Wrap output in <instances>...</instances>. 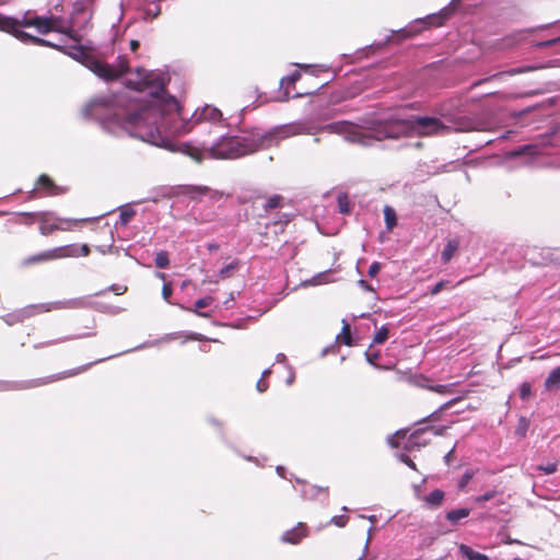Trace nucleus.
<instances>
[{"label": "nucleus", "mask_w": 560, "mask_h": 560, "mask_svg": "<svg viewBox=\"0 0 560 560\" xmlns=\"http://www.w3.org/2000/svg\"><path fill=\"white\" fill-rule=\"evenodd\" d=\"M472 477H474L472 471H466V472L462 476V478H460V480H459V483H458V487H459L460 489L465 488V487L470 482V480L472 479Z\"/></svg>", "instance_id": "nucleus-41"}, {"label": "nucleus", "mask_w": 560, "mask_h": 560, "mask_svg": "<svg viewBox=\"0 0 560 560\" xmlns=\"http://www.w3.org/2000/svg\"><path fill=\"white\" fill-rule=\"evenodd\" d=\"M324 130L345 136L350 142H357L361 144H368L369 136L359 126L342 120L328 124L324 127Z\"/></svg>", "instance_id": "nucleus-7"}, {"label": "nucleus", "mask_w": 560, "mask_h": 560, "mask_svg": "<svg viewBox=\"0 0 560 560\" xmlns=\"http://www.w3.org/2000/svg\"><path fill=\"white\" fill-rule=\"evenodd\" d=\"M206 197H208L211 201H220V200H222L224 198L230 197V195L225 194L222 190L212 189V188L208 187V191H207Z\"/></svg>", "instance_id": "nucleus-35"}, {"label": "nucleus", "mask_w": 560, "mask_h": 560, "mask_svg": "<svg viewBox=\"0 0 560 560\" xmlns=\"http://www.w3.org/2000/svg\"><path fill=\"white\" fill-rule=\"evenodd\" d=\"M469 514L470 510L467 508H463L447 512L445 517L451 524L457 525L460 520L466 518L467 516H469Z\"/></svg>", "instance_id": "nucleus-24"}, {"label": "nucleus", "mask_w": 560, "mask_h": 560, "mask_svg": "<svg viewBox=\"0 0 560 560\" xmlns=\"http://www.w3.org/2000/svg\"><path fill=\"white\" fill-rule=\"evenodd\" d=\"M454 453H455V450L452 448L445 456H444V460L447 465H450L453 460V456H454Z\"/></svg>", "instance_id": "nucleus-54"}, {"label": "nucleus", "mask_w": 560, "mask_h": 560, "mask_svg": "<svg viewBox=\"0 0 560 560\" xmlns=\"http://www.w3.org/2000/svg\"><path fill=\"white\" fill-rule=\"evenodd\" d=\"M85 66L98 78L105 81H114L122 77L129 70V62L126 57H119L117 65H109L94 57L85 60Z\"/></svg>", "instance_id": "nucleus-5"}, {"label": "nucleus", "mask_w": 560, "mask_h": 560, "mask_svg": "<svg viewBox=\"0 0 560 560\" xmlns=\"http://www.w3.org/2000/svg\"><path fill=\"white\" fill-rule=\"evenodd\" d=\"M459 553L467 560H490V558L479 551L474 550L470 546L460 544L458 546Z\"/></svg>", "instance_id": "nucleus-19"}, {"label": "nucleus", "mask_w": 560, "mask_h": 560, "mask_svg": "<svg viewBox=\"0 0 560 560\" xmlns=\"http://www.w3.org/2000/svg\"><path fill=\"white\" fill-rule=\"evenodd\" d=\"M208 186L203 185H186L179 188L178 194L188 197L192 201H201L206 197Z\"/></svg>", "instance_id": "nucleus-14"}, {"label": "nucleus", "mask_w": 560, "mask_h": 560, "mask_svg": "<svg viewBox=\"0 0 560 560\" xmlns=\"http://www.w3.org/2000/svg\"><path fill=\"white\" fill-rule=\"evenodd\" d=\"M428 388L432 392H435V393H439L442 395H447V394L453 393V385H451V384H445V385L440 384V385H435V386H429Z\"/></svg>", "instance_id": "nucleus-37"}, {"label": "nucleus", "mask_w": 560, "mask_h": 560, "mask_svg": "<svg viewBox=\"0 0 560 560\" xmlns=\"http://www.w3.org/2000/svg\"><path fill=\"white\" fill-rule=\"evenodd\" d=\"M450 13L447 10H443L438 14H432L427 16V21L431 26H442L445 22V20L448 18Z\"/></svg>", "instance_id": "nucleus-29"}, {"label": "nucleus", "mask_w": 560, "mask_h": 560, "mask_svg": "<svg viewBox=\"0 0 560 560\" xmlns=\"http://www.w3.org/2000/svg\"><path fill=\"white\" fill-rule=\"evenodd\" d=\"M384 219L388 231H392L397 225L396 211L389 206H385L384 208Z\"/></svg>", "instance_id": "nucleus-28"}, {"label": "nucleus", "mask_w": 560, "mask_h": 560, "mask_svg": "<svg viewBox=\"0 0 560 560\" xmlns=\"http://www.w3.org/2000/svg\"><path fill=\"white\" fill-rule=\"evenodd\" d=\"M336 524H337L338 526H342V525H343V523L341 522V520L336 521Z\"/></svg>", "instance_id": "nucleus-63"}, {"label": "nucleus", "mask_w": 560, "mask_h": 560, "mask_svg": "<svg viewBox=\"0 0 560 560\" xmlns=\"http://www.w3.org/2000/svg\"><path fill=\"white\" fill-rule=\"evenodd\" d=\"M88 368H89V365L80 366V368H77V369H73V370H68V371H65V372L59 373L57 375H52L50 377H47V378H44V380H39V381L36 382L35 385H45V384H48V383H51V382H55V381L63 380V378H67V377H72V376H75V375L86 371Z\"/></svg>", "instance_id": "nucleus-16"}, {"label": "nucleus", "mask_w": 560, "mask_h": 560, "mask_svg": "<svg viewBox=\"0 0 560 560\" xmlns=\"http://www.w3.org/2000/svg\"><path fill=\"white\" fill-rule=\"evenodd\" d=\"M501 74H502V73H497V74H493V75H491V77H489V78H486V79H482V80H478V81H476V82L471 85V89H474V88H476V86H478V85H480V84H482V83H485V82H488V81H490V80H492V79H495V78L500 77Z\"/></svg>", "instance_id": "nucleus-49"}, {"label": "nucleus", "mask_w": 560, "mask_h": 560, "mask_svg": "<svg viewBox=\"0 0 560 560\" xmlns=\"http://www.w3.org/2000/svg\"><path fill=\"white\" fill-rule=\"evenodd\" d=\"M152 82H153V81H152L151 79H149V77H148V78H145V79H144V81H143V83H144L145 85H150Z\"/></svg>", "instance_id": "nucleus-60"}, {"label": "nucleus", "mask_w": 560, "mask_h": 560, "mask_svg": "<svg viewBox=\"0 0 560 560\" xmlns=\"http://www.w3.org/2000/svg\"><path fill=\"white\" fill-rule=\"evenodd\" d=\"M302 69H304L305 71H310L312 69V66H301Z\"/></svg>", "instance_id": "nucleus-61"}, {"label": "nucleus", "mask_w": 560, "mask_h": 560, "mask_svg": "<svg viewBox=\"0 0 560 560\" xmlns=\"http://www.w3.org/2000/svg\"><path fill=\"white\" fill-rule=\"evenodd\" d=\"M382 269V265L381 262L378 261H374L370 268H369V271H368V275L371 277V278H374L377 276V273L380 272V270Z\"/></svg>", "instance_id": "nucleus-43"}, {"label": "nucleus", "mask_w": 560, "mask_h": 560, "mask_svg": "<svg viewBox=\"0 0 560 560\" xmlns=\"http://www.w3.org/2000/svg\"><path fill=\"white\" fill-rule=\"evenodd\" d=\"M460 242L458 238H450L444 247V249L441 253V260L443 264H448L454 255L459 249Z\"/></svg>", "instance_id": "nucleus-17"}, {"label": "nucleus", "mask_w": 560, "mask_h": 560, "mask_svg": "<svg viewBox=\"0 0 560 560\" xmlns=\"http://www.w3.org/2000/svg\"><path fill=\"white\" fill-rule=\"evenodd\" d=\"M376 140L398 139L417 135L420 137L445 136L452 132V127L435 117L411 116L408 119H387L373 129Z\"/></svg>", "instance_id": "nucleus-2"}, {"label": "nucleus", "mask_w": 560, "mask_h": 560, "mask_svg": "<svg viewBox=\"0 0 560 560\" xmlns=\"http://www.w3.org/2000/svg\"><path fill=\"white\" fill-rule=\"evenodd\" d=\"M173 288L171 282L164 283L162 288V296L165 301H170V298L172 296Z\"/></svg>", "instance_id": "nucleus-42"}, {"label": "nucleus", "mask_w": 560, "mask_h": 560, "mask_svg": "<svg viewBox=\"0 0 560 560\" xmlns=\"http://www.w3.org/2000/svg\"><path fill=\"white\" fill-rule=\"evenodd\" d=\"M130 215H131L130 213L122 212L120 217H121V220H122L124 222H128V221H129Z\"/></svg>", "instance_id": "nucleus-57"}, {"label": "nucleus", "mask_w": 560, "mask_h": 560, "mask_svg": "<svg viewBox=\"0 0 560 560\" xmlns=\"http://www.w3.org/2000/svg\"><path fill=\"white\" fill-rule=\"evenodd\" d=\"M238 267V261L235 260L229 265H226L225 267H223L221 270H220V277L222 279H225V278H229L231 276V272L236 269Z\"/></svg>", "instance_id": "nucleus-39"}, {"label": "nucleus", "mask_w": 560, "mask_h": 560, "mask_svg": "<svg viewBox=\"0 0 560 560\" xmlns=\"http://www.w3.org/2000/svg\"><path fill=\"white\" fill-rule=\"evenodd\" d=\"M308 527L305 523H298V525L294 528H291L283 533L281 536V541L291 544V545H298L300 544L305 537L308 536Z\"/></svg>", "instance_id": "nucleus-12"}, {"label": "nucleus", "mask_w": 560, "mask_h": 560, "mask_svg": "<svg viewBox=\"0 0 560 560\" xmlns=\"http://www.w3.org/2000/svg\"><path fill=\"white\" fill-rule=\"evenodd\" d=\"M110 289L115 292L116 295L124 294L127 291V287L122 284H114Z\"/></svg>", "instance_id": "nucleus-47"}, {"label": "nucleus", "mask_w": 560, "mask_h": 560, "mask_svg": "<svg viewBox=\"0 0 560 560\" xmlns=\"http://www.w3.org/2000/svg\"><path fill=\"white\" fill-rule=\"evenodd\" d=\"M213 301H214V299L210 295L201 298L195 302L194 308H189V311L194 312L195 314H197L200 317L209 318L210 314L207 312H201L200 310L208 307L209 305H211L213 303Z\"/></svg>", "instance_id": "nucleus-21"}, {"label": "nucleus", "mask_w": 560, "mask_h": 560, "mask_svg": "<svg viewBox=\"0 0 560 560\" xmlns=\"http://www.w3.org/2000/svg\"><path fill=\"white\" fill-rule=\"evenodd\" d=\"M477 121L468 118V117H460L457 120L453 122L452 132H469L478 130Z\"/></svg>", "instance_id": "nucleus-15"}, {"label": "nucleus", "mask_w": 560, "mask_h": 560, "mask_svg": "<svg viewBox=\"0 0 560 560\" xmlns=\"http://www.w3.org/2000/svg\"><path fill=\"white\" fill-rule=\"evenodd\" d=\"M388 335H389V330L387 327L383 326L381 327L374 338H373V343L375 345H382L384 343L387 339H388Z\"/></svg>", "instance_id": "nucleus-34"}, {"label": "nucleus", "mask_w": 560, "mask_h": 560, "mask_svg": "<svg viewBox=\"0 0 560 560\" xmlns=\"http://www.w3.org/2000/svg\"><path fill=\"white\" fill-rule=\"evenodd\" d=\"M530 384L529 383H523L520 389L521 398L525 399L530 395Z\"/></svg>", "instance_id": "nucleus-44"}, {"label": "nucleus", "mask_w": 560, "mask_h": 560, "mask_svg": "<svg viewBox=\"0 0 560 560\" xmlns=\"http://www.w3.org/2000/svg\"><path fill=\"white\" fill-rule=\"evenodd\" d=\"M450 284V281L448 280H441L439 281L434 287H432L430 289V294L431 295H436L439 294L442 290H444L445 288H447V285Z\"/></svg>", "instance_id": "nucleus-40"}, {"label": "nucleus", "mask_w": 560, "mask_h": 560, "mask_svg": "<svg viewBox=\"0 0 560 560\" xmlns=\"http://www.w3.org/2000/svg\"><path fill=\"white\" fill-rule=\"evenodd\" d=\"M19 39L24 43H32V44L39 45V46H46V47H52V48L59 49V46H57L44 38L33 36L26 32L19 33Z\"/></svg>", "instance_id": "nucleus-22"}, {"label": "nucleus", "mask_w": 560, "mask_h": 560, "mask_svg": "<svg viewBox=\"0 0 560 560\" xmlns=\"http://www.w3.org/2000/svg\"><path fill=\"white\" fill-rule=\"evenodd\" d=\"M59 19L56 16H38L32 15L30 12L24 14L22 20L0 15V30L8 32L19 38V33L23 32L22 27H35L40 34H48L52 31L67 34L75 42L80 38L73 30H63L57 26Z\"/></svg>", "instance_id": "nucleus-3"}, {"label": "nucleus", "mask_w": 560, "mask_h": 560, "mask_svg": "<svg viewBox=\"0 0 560 560\" xmlns=\"http://www.w3.org/2000/svg\"><path fill=\"white\" fill-rule=\"evenodd\" d=\"M328 487H318L315 485L305 483L302 490V495L305 500L326 501L328 499Z\"/></svg>", "instance_id": "nucleus-13"}, {"label": "nucleus", "mask_w": 560, "mask_h": 560, "mask_svg": "<svg viewBox=\"0 0 560 560\" xmlns=\"http://www.w3.org/2000/svg\"><path fill=\"white\" fill-rule=\"evenodd\" d=\"M293 128H294L293 133H310V130L302 125L294 126Z\"/></svg>", "instance_id": "nucleus-53"}, {"label": "nucleus", "mask_w": 560, "mask_h": 560, "mask_svg": "<svg viewBox=\"0 0 560 560\" xmlns=\"http://www.w3.org/2000/svg\"><path fill=\"white\" fill-rule=\"evenodd\" d=\"M19 217L18 222L24 225H33L35 223L38 224L40 211L39 212H20L16 214Z\"/></svg>", "instance_id": "nucleus-26"}, {"label": "nucleus", "mask_w": 560, "mask_h": 560, "mask_svg": "<svg viewBox=\"0 0 560 560\" xmlns=\"http://www.w3.org/2000/svg\"><path fill=\"white\" fill-rule=\"evenodd\" d=\"M78 255L79 249L75 244L62 245L25 257L22 260V266L31 267L34 265L49 262L58 259L77 257Z\"/></svg>", "instance_id": "nucleus-6"}, {"label": "nucleus", "mask_w": 560, "mask_h": 560, "mask_svg": "<svg viewBox=\"0 0 560 560\" xmlns=\"http://www.w3.org/2000/svg\"><path fill=\"white\" fill-rule=\"evenodd\" d=\"M500 492L497 491V490H491V491H488L481 495H478L475 498V502L476 503H485L487 501H490L492 499H494Z\"/></svg>", "instance_id": "nucleus-38"}, {"label": "nucleus", "mask_w": 560, "mask_h": 560, "mask_svg": "<svg viewBox=\"0 0 560 560\" xmlns=\"http://www.w3.org/2000/svg\"><path fill=\"white\" fill-rule=\"evenodd\" d=\"M269 373H270V371H269V370H266V371L262 373V377L267 376Z\"/></svg>", "instance_id": "nucleus-62"}, {"label": "nucleus", "mask_w": 560, "mask_h": 560, "mask_svg": "<svg viewBox=\"0 0 560 560\" xmlns=\"http://www.w3.org/2000/svg\"><path fill=\"white\" fill-rule=\"evenodd\" d=\"M35 190L40 192L42 196H59L67 191L66 188L56 185L47 174L39 175L35 184Z\"/></svg>", "instance_id": "nucleus-10"}, {"label": "nucleus", "mask_w": 560, "mask_h": 560, "mask_svg": "<svg viewBox=\"0 0 560 560\" xmlns=\"http://www.w3.org/2000/svg\"><path fill=\"white\" fill-rule=\"evenodd\" d=\"M155 265L158 268L165 269L170 266L168 253L161 250L155 256Z\"/></svg>", "instance_id": "nucleus-33"}, {"label": "nucleus", "mask_w": 560, "mask_h": 560, "mask_svg": "<svg viewBox=\"0 0 560 560\" xmlns=\"http://www.w3.org/2000/svg\"><path fill=\"white\" fill-rule=\"evenodd\" d=\"M256 387L258 392L264 393L268 388V383L261 378L257 382Z\"/></svg>", "instance_id": "nucleus-51"}, {"label": "nucleus", "mask_w": 560, "mask_h": 560, "mask_svg": "<svg viewBox=\"0 0 560 560\" xmlns=\"http://www.w3.org/2000/svg\"><path fill=\"white\" fill-rule=\"evenodd\" d=\"M301 78H302L301 72L295 70L291 74L283 77L280 80V86L282 89H284V94L287 96V100L290 97L291 88H292V91H294V93L292 94V97H302V96H306V95H313L317 90H319L322 86L325 85L324 83H322V84L314 86L313 89H303L301 91H296L294 88V84L298 81H300Z\"/></svg>", "instance_id": "nucleus-8"}, {"label": "nucleus", "mask_w": 560, "mask_h": 560, "mask_svg": "<svg viewBox=\"0 0 560 560\" xmlns=\"http://www.w3.org/2000/svg\"><path fill=\"white\" fill-rule=\"evenodd\" d=\"M86 221H88V219H70V218H60L57 215L58 231H61V232L72 231L80 223H83Z\"/></svg>", "instance_id": "nucleus-20"}, {"label": "nucleus", "mask_w": 560, "mask_h": 560, "mask_svg": "<svg viewBox=\"0 0 560 560\" xmlns=\"http://www.w3.org/2000/svg\"><path fill=\"white\" fill-rule=\"evenodd\" d=\"M343 345L351 347L353 346V339L351 335V327L349 323L342 320V328L340 335L337 337Z\"/></svg>", "instance_id": "nucleus-27"}, {"label": "nucleus", "mask_w": 560, "mask_h": 560, "mask_svg": "<svg viewBox=\"0 0 560 560\" xmlns=\"http://www.w3.org/2000/svg\"><path fill=\"white\" fill-rule=\"evenodd\" d=\"M256 151V144L237 136L222 137L209 149L210 155L217 159H237Z\"/></svg>", "instance_id": "nucleus-4"}, {"label": "nucleus", "mask_w": 560, "mask_h": 560, "mask_svg": "<svg viewBox=\"0 0 560 560\" xmlns=\"http://www.w3.org/2000/svg\"><path fill=\"white\" fill-rule=\"evenodd\" d=\"M407 434V431L400 430L397 431L393 436L388 439V444L394 447L398 448L400 446L399 439H405Z\"/></svg>", "instance_id": "nucleus-36"}, {"label": "nucleus", "mask_w": 560, "mask_h": 560, "mask_svg": "<svg viewBox=\"0 0 560 560\" xmlns=\"http://www.w3.org/2000/svg\"><path fill=\"white\" fill-rule=\"evenodd\" d=\"M560 460L557 457H553L546 463L538 464L534 467L535 471L540 475H552L556 474L559 469Z\"/></svg>", "instance_id": "nucleus-18"}, {"label": "nucleus", "mask_w": 560, "mask_h": 560, "mask_svg": "<svg viewBox=\"0 0 560 560\" xmlns=\"http://www.w3.org/2000/svg\"><path fill=\"white\" fill-rule=\"evenodd\" d=\"M560 386V365L553 369L545 381V388L547 390L558 389Z\"/></svg>", "instance_id": "nucleus-23"}, {"label": "nucleus", "mask_w": 560, "mask_h": 560, "mask_svg": "<svg viewBox=\"0 0 560 560\" xmlns=\"http://www.w3.org/2000/svg\"><path fill=\"white\" fill-rule=\"evenodd\" d=\"M139 46H140L139 40H137V39L130 40V49H131V51H136L139 48Z\"/></svg>", "instance_id": "nucleus-55"}, {"label": "nucleus", "mask_w": 560, "mask_h": 560, "mask_svg": "<svg viewBox=\"0 0 560 560\" xmlns=\"http://www.w3.org/2000/svg\"><path fill=\"white\" fill-rule=\"evenodd\" d=\"M360 284H361V287H363V288H365L368 290H372V288L364 280H360Z\"/></svg>", "instance_id": "nucleus-59"}, {"label": "nucleus", "mask_w": 560, "mask_h": 560, "mask_svg": "<svg viewBox=\"0 0 560 560\" xmlns=\"http://www.w3.org/2000/svg\"><path fill=\"white\" fill-rule=\"evenodd\" d=\"M378 358H380L378 352H374V353L366 352V360L372 365L376 366V361L378 360Z\"/></svg>", "instance_id": "nucleus-46"}, {"label": "nucleus", "mask_w": 560, "mask_h": 560, "mask_svg": "<svg viewBox=\"0 0 560 560\" xmlns=\"http://www.w3.org/2000/svg\"><path fill=\"white\" fill-rule=\"evenodd\" d=\"M166 105L168 107V110L172 112V110H177L178 109V103L175 98L171 97L167 102H166Z\"/></svg>", "instance_id": "nucleus-50"}, {"label": "nucleus", "mask_w": 560, "mask_h": 560, "mask_svg": "<svg viewBox=\"0 0 560 560\" xmlns=\"http://www.w3.org/2000/svg\"><path fill=\"white\" fill-rule=\"evenodd\" d=\"M291 221V218L289 214H282L278 221H275L273 224H281L282 226L287 225Z\"/></svg>", "instance_id": "nucleus-48"}, {"label": "nucleus", "mask_w": 560, "mask_h": 560, "mask_svg": "<svg viewBox=\"0 0 560 560\" xmlns=\"http://www.w3.org/2000/svg\"><path fill=\"white\" fill-rule=\"evenodd\" d=\"M189 338L192 340H202L203 336H201L199 334H192Z\"/></svg>", "instance_id": "nucleus-58"}, {"label": "nucleus", "mask_w": 560, "mask_h": 560, "mask_svg": "<svg viewBox=\"0 0 560 560\" xmlns=\"http://www.w3.org/2000/svg\"><path fill=\"white\" fill-rule=\"evenodd\" d=\"M399 459L405 463L408 467H410L411 469L413 470H417V467H416V464L412 462V459L406 455V454H400L399 456Z\"/></svg>", "instance_id": "nucleus-45"}, {"label": "nucleus", "mask_w": 560, "mask_h": 560, "mask_svg": "<svg viewBox=\"0 0 560 560\" xmlns=\"http://www.w3.org/2000/svg\"><path fill=\"white\" fill-rule=\"evenodd\" d=\"M444 497V491L435 489L424 498V502L431 508H438L442 504Z\"/></svg>", "instance_id": "nucleus-25"}, {"label": "nucleus", "mask_w": 560, "mask_h": 560, "mask_svg": "<svg viewBox=\"0 0 560 560\" xmlns=\"http://www.w3.org/2000/svg\"><path fill=\"white\" fill-rule=\"evenodd\" d=\"M560 42V38H557V39H551V40H547L542 44H540L541 46H552L553 44Z\"/></svg>", "instance_id": "nucleus-56"}, {"label": "nucleus", "mask_w": 560, "mask_h": 560, "mask_svg": "<svg viewBox=\"0 0 560 560\" xmlns=\"http://www.w3.org/2000/svg\"><path fill=\"white\" fill-rule=\"evenodd\" d=\"M458 400V398H455V399H452L447 402H445L443 406H441V408L434 412H432L430 416H428L427 418L422 419L420 422L423 423V422H427V421H438L440 420V413L442 410H445V409H448L451 406H453L456 401Z\"/></svg>", "instance_id": "nucleus-32"}, {"label": "nucleus", "mask_w": 560, "mask_h": 560, "mask_svg": "<svg viewBox=\"0 0 560 560\" xmlns=\"http://www.w3.org/2000/svg\"><path fill=\"white\" fill-rule=\"evenodd\" d=\"M282 203L283 197L281 195H273L267 199L266 203L264 205V210L266 212L271 211L273 209L281 207Z\"/></svg>", "instance_id": "nucleus-31"}, {"label": "nucleus", "mask_w": 560, "mask_h": 560, "mask_svg": "<svg viewBox=\"0 0 560 560\" xmlns=\"http://www.w3.org/2000/svg\"><path fill=\"white\" fill-rule=\"evenodd\" d=\"M79 249V256H88L90 254V247L86 244H83L82 246L78 247Z\"/></svg>", "instance_id": "nucleus-52"}, {"label": "nucleus", "mask_w": 560, "mask_h": 560, "mask_svg": "<svg viewBox=\"0 0 560 560\" xmlns=\"http://www.w3.org/2000/svg\"><path fill=\"white\" fill-rule=\"evenodd\" d=\"M338 210L342 214L351 212V202L347 194H339L337 197Z\"/></svg>", "instance_id": "nucleus-30"}, {"label": "nucleus", "mask_w": 560, "mask_h": 560, "mask_svg": "<svg viewBox=\"0 0 560 560\" xmlns=\"http://www.w3.org/2000/svg\"><path fill=\"white\" fill-rule=\"evenodd\" d=\"M446 427H427L413 431L407 439L404 448L408 452L420 450L429 443V440L423 439L427 431H432L435 435H443L446 431Z\"/></svg>", "instance_id": "nucleus-9"}, {"label": "nucleus", "mask_w": 560, "mask_h": 560, "mask_svg": "<svg viewBox=\"0 0 560 560\" xmlns=\"http://www.w3.org/2000/svg\"><path fill=\"white\" fill-rule=\"evenodd\" d=\"M159 118L160 113L155 107L139 106L137 108H130L125 113H115L110 124L117 126L130 137L138 138L158 147H163L166 142V138L163 136L158 125Z\"/></svg>", "instance_id": "nucleus-1"}, {"label": "nucleus", "mask_w": 560, "mask_h": 560, "mask_svg": "<svg viewBox=\"0 0 560 560\" xmlns=\"http://www.w3.org/2000/svg\"><path fill=\"white\" fill-rule=\"evenodd\" d=\"M38 231L42 236H50L58 232L57 214L50 211H40Z\"/></svg>", "instance_id": "nucleus-11"}]
</instances>
